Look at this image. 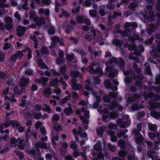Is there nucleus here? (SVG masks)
<instances>
[{"mask_svg":"<svg viewBox=\"0 0 160 160\" xmlns=\"http://www.w3.org/2000/svg\"><path fill=\"white\" fill-rule=\"evenodd\" d=\"M76 114L79 115L80 118L83 121V123L87 125L88 123V119L89 117V112L84 108H82L81 110H77L75 112Z\"/></svg>","mask_w":160,"mask_h":160,"instance_id":"f257e3e1","label":"nucleus"},{"mask_svg":"<svg viewBox=\"0 0 160 160\" xmlns=\"http://www.w3.org/2000/svg\"><path fill=\"white\" fill-rule=\"evenodd\" d=\"M129 48L131 50H134V54L132 56L131 54L129 56V58L131 59H133L134 62H137L138 60H136L134 58L135 56L139 54L140 52H142L144 51V48L142 47V45H140L137 48L135 47L134 44H132L129 47Z\"/></svg>","mask_w":160,"mask_h":160,"instance_id":"f03ea898","label":"nucleus"},{"mask_svg":"<svg viewBox=\"0 0 160 160\" xmlns=\"http://www.w3.org/2000/svg\"><path fill=\"white\" fill-rule=\"evenodd\" d=\"M116 128V126L115 124H109L108 125V133L111 137L112 140H115L117 139L116 137L115 136V132L114 130Z\"/></svg>","mask_w":160,"mask_h":160,"instance_id":"7ed1b4c3","label":"nucleus"},{"mask_svg":"<svg viewBox=\"0 0 160 160\" xmlns=\"http://www.w3.org/2000/svg\"><path fill=\"white\" fill-rule=\"evenodd\" d=\"M5 21L6 29L9 31H11L14 25L12 19L10 17H7L5 18Z\"/></svg>","mask_w":160,"mask_h":160,"instance_id":"20e7f679","label":"nucleus"},{"mask_svg":"<svg viewBox=\"0 0 160 160\" xmlns=\"http://www.w3.org/2000/svg\"><path fill=\"white\" fill-rule=\"evenodd\" d=\"M18 147L21 150L25 148H28L30 147L29 141H19Z\"/></svg>","mask_w":160,"mask_h":160,"instance_id":"39448f33","label":"nucleus"},{"mask_svg":"<svg viewBox=\"0 0 160 160\" xmlns=\"http://www.w3.org/2000/svg\"><path fill=\"white\" fill-rule=\"evenodd\" d=\"M145 142L148 145V149H151V150H158L159 149V147L158 145V144L157 143L155 144H152L150 141H145Z\"/></svg>","mask_w":160,"mask_h":160,"instance_id":"423d86ee","label":"nucleus"},{"mask_svg":"<svg viewBox=\"0 0 160 160\" xmlns=\"http://www.w3.org/2000/svg\"><path fill=\"white\" fill-rule=\"evenodd\" d=\"M29 79L28 77H22L19 81V85L21 88L26 87L29 84Z\"/></svg>","mask_w":160,"mask_h":160,"instance_id":"0eeeda50","label":"nucleus"},{"mask_svg":"<svg viewBox=\"0 0 160 160\" xmlns=\"http://www.w3.org/2000/svg\"><path fill=\"white\" fill-rule=\"evenodd\" d=\"M124 118H126V119H127L128 120L127 122V124L125 123L124 125H123L122 124H120V123L122 122V119H119L118 120L117 122L119 124V125L120 127L122 128H124L127 127H128L130 124V120H129V118L128 116L127 115H125L124 116Z\"/></svg>","mask_w":160,"mask_h":160,"instance_id":"6e6552de","label":"nucleus"},{"mask_svg":"<svg viewBox=\"0 0 160 160\" xmlns=\"http://www.w3.org/2000/svg\"><path fill=\"white\" fill-rule=\"evenodd\" d=\"M33 20L37 23V25L39 26L44 24L45 23V19L44 18H38V17H35Z\"/></svg>","mask_w":160,"mask_h":160,"instance_id":"1a4fd4ad","label":"nucleus"},{"mask_svg":"<svg viewBox=\"0 0 160 160\" xmlns=\"http://www.w3.org/2000/svg\"><path fill=\"white\" fill-rule=\"evenodd\" d=\"M107 83H106V82H105V85L108 88H110L112 89V90H114L116 91L117 89V86L118 85V81L116 80H114L113 81V83L115 85V86H114V88H112V86L111 85V84L110 83L109 81H107Z\"/></svg>","mask_w":160,"mask_h":160,"instance_id":"9d476101","label":"nucleus"},{"mask_svg":"<svg viewBox=\"0 0 160 160\" xmlns=\"http://www.w3.org/2000/svg\"><path fill=\"white\" fill-rule=\"evenodd\" d=\"M23 56L22 53L20 51H18L16 54H15L11 56L10 58V61L12 62H15L16 61L18 57H20Z\"/></svg>","mask_w":160,"mask_h":160,"instance_id":"9b49d317","label":"nucleus"},{"mask_svg":"<svg viewBox=\"0 0 160 160\" xmlns=\"http://www.w3.org/2000/svg\"><path fill=\"white\" fill-rule=\"evenodd\" d=\"M68 147V144L67 143H63L62 144V146L60 148L59 153L62 155H64L66 152L67 151L66 148Z\"/></svg>","mask_w":160,"mask_h":160,"instance_id":"f8f14e48","label":"nucleus"},{"mask_svg":"<svg viewBox=\"0 0 160 160\" xmlns=\"http://www.w3.org/2000/svg\"><path fill=\"white\" fill-rule=\"evenodd\" d=\"M48 80V77H42L40 79L35 78V82L36 83H41L43 85H44Z\"/></svg>","mask_w":160,"mask_h":160,"instance_id":"ddd939ff","label":"nucleus"},{"mask_svg":"<svg viewBox=\"0 0 160 160\" xmlns=\"http://www.w3.org/2000/svg\"><path fill=\"white\" fill-rule=\"evenodd\" d=\"M117 62V60L116 58H112L110 61H109V62L108 63H107L106 64L107 67L106 68V69L107 71H108V72H111L112 70H111V69L109 68V66H111V65L113 64V63H115V62Z\"/></svg>","mask_w":160,"mask_h":160,"instance_id":"4468645a","label":"nucleus"},{"mask_svg":"<svg viewBox=\"0 0 160 160\" xmlns=\"http://www.w3.org/2000/svg\"><path fill=\"white\" fill-rule=\"evenodd\" d=\"M17 34L18 36H21L24 34L26 29L24 27H18L17 30Z\"/></svg>","mask_w":160,"mask_h":160,"instance_id":"2eb2a0df","label":"nucleus"},{"mask_svg":"<svg viewBox=\"0 0 160 160\" xmlns=\"http://www.w3.org/2000/svg\"><path fill=\"white\" fill-rule=\"evenodd\" d=\"M134 136L136 138V140H142L143 138L138 131L137 130H134L133 131Z\"/></svg>","mask_w":160,"mask_h":160,"instance_id":"dca6fc26","label":"nucleus"},{"mask_svg":"<svg viewBox=\"0 0 160 160\" xmlns=\"http://www.w3.org/2000/svg\"><path fill=\"white\" fill-rule=\"evenodd\" d=\"M52 92V90L50 88H46L43 91V94L46 97H48Z\"/></svg>","mask_w":160,"mask_h":160,"instance_id":"f3484780","label":"nucleus"},{"mask_svg":"<svg viewBox=\"0 0 160 160\" xmlns=\"http://www.w3.org/2000/svg\"><path fill=\"white\" fill-rule=\"evenodd\" d=\"M92 32L94 36V39H96V40H98V39H99L102 36V34L98 31L93 30Z\"/></svg>","mask_w":160,"mask_h":160,"instance_id":"a211bd4d","label":"nucleus"},{"mask_svg":"<svg viewBox=\"0 0 160 160\" xmlns=\"http://www.w3.org/2000/svg\"><path fill=\"white\" fill-rule=\"evenodd\" d=\"M38 12L39 14H44L46 15H48L50 14L49 10L48 9H43V8H40L38 10Z\"/></svg>","mask_w":160,"mask_h":160,"instance_id":"6ab92c4d","label":"nucleus"},{"mask_svg":"<svg viewBox=\"0 0 160 160\" xmlns=\"http://www.w3.org/2000/svg\"><path fill=\"white\" fill-rule=\"evenodd\" d=\"M106 128L104 126L100 127L97 129V133L98 135L99 136L101 137L104 131L106 130Z\"/></svg>","mask_w":160,"mask_h":160,"instance_id":"aec40b11","label":"nucleus"},{"mask_svg":"<svg viewBox=\"0 0 160 160\" xmlns=\"http://www.w3.org/2000/svg\"><path fill=\"white\" fill-rule=\"evenodd\" d=\"M65 60L64 58H58L56 60V64L60 66H63L64 64Z\"/></svg>","mask_w":160,"mask_h":160,"instance_id":"412c9836","label":"nucleus"},{"mask_svg":"<svg viewBox=\"0 0 160 160\" xmlns=\"http://www.w3.org/2000/svg\"><path fill=\"white\" fill-rule=\"evenodd\" d=\"M117 94L116 93H112L109 95H105L103 98V100L105 102L109 101L110 99V97H115L116 96Z\"/></svg>","mask_w":160,"mask_h":160,"instance_id":"4be33fe9","label":"nucleus"},{"mask_svg":"<svg viewBox=\"0 0 160 160\" xmlns=\"http://www.w3.org/2000/svg\"><path fill=\"white\" fill-rule=\"evenodd\" d=\"M125 28L126 30H127V28L129 27H132L133 28H136L137 27V24L135 22H132L130 23L129 22L126 23L124 25Z\"/></svg>","mask_w":160,"mask_h":160,"instance_id":"5701e85b","label":"nucleus"},{"mask_svg":"<svg viewBox=\"0 0 160 160\" xmlns=\"http://www.w3.org/2000/svg\"><path fill=\"white\" fill-rule=\"evenodd\" d=\"M40 52L42 55H48L49 54L48 49L45 47H42L40 50Z\"/></svg>","mask_w":160,"mask_h":160,"instance_id":"b1692460","label":"nucleus"},{"mask_svg":"<svg viewBox=\"0 0 160 160\" xmlns=\"http://www.w3.org/2000/svg\"><path fill=\"white\" fill-rule=\"evenodd\" d=\"M37 63L38 66L42 69L47 68V66L44 64L43 61L41 59H39L37 60Z\"/></svg>","mask_w":160,"mask_h":160,"instance_id":"393cba45","label":"nucleus"},{"mask_svg":"<svg viewBox=\"0 0 160 160\" xmlns=\"http://www.w3.org/2000/svg\"><path fill=\"white\" fill-rule=\"evenodd\" d=\"M53 128L57 131H61L62 128L61 126L58 123H54L53 125Z\"/></svg>","mask_w":160,"mask_h":160,"instance_id":"a878e982","label":"nucleus"},{"mask_svg":"<svg viewBox=\"0 0 160 160\" xmlns=\"http://www.w3.org/2000/svg\"><path fill=\"white\" fill-rule=\"evenodd\" d=\"M155 153L154 150H148L147 152V155L148 157L152 159V160H154L153 157V154Z\"/></svg>","mask_w":160,"mask_h":160,"instance_id":"bb28decb","label":"nucleus"},{"mask_svg":"<svg viewBox=\"0 0 160 160\" xmlns=\"http://www.w3.org/2000/svg\"><path fill=\"white\" fill-rule=\"evenodd\" d=\"M72 88L73 89L76 90L79 88V86L76 83V79L74 78L73 81H72Z\"/></svg>","mask_w":160,"mask_h":160,"instance_id":"cd10ccee","label":"nucleus"},{"mask_svg":"<svg viewBox=\"0 0 160 160\" xmlns=\"http://www.w3.org/2000/svg\"><path fill=\"white\" fill-rule=\"evenodd\" d=\"M148 135L150 139H159L160 140V137L158 138L159 135L157 134L156 136H155L153 133H152L150 132L148 133Z\"/></svg>","mask_w":160,"mask_h":160,"instance_id":"c85d7f7f","label":"nucleus"},{"mask_svg":"<svg viewBox=\"0 0 160 160\" xmlns=\"http://www.w3.org/2000/svg\"><path fill=\"white\" fill-rule=\"evenodd\" d=\"M127 154V152L126 150H121L118 152V155L119 157H124Z\"/></svg>","mask_w":160,"mask_h":160,"instance_id":"c756f323","label":"nucleus"},{"mask_svg":"<svg viewBox=\"0 0 160 160\" xmlns=\"http://www.w3.org/2000/svg\"><path fill=\"white\" fill-rule=\"evenodd\" d=\"M15 153L19 158L20 159H23L24 158V154L22 151H15Z\"/></svg>","mask_w":160,"mask_h":160,"instance_id":"7c9ffc66","label":"nucleus"},{"mask_svg":"<svg viewBox=\"0 0 160 160\" xmlns=\"http://www.w3.org/2000/svg\"><path fill=\"white\" fill-rule=\"evenodd\" d=\"M108 109L106 108L104 109L103 112L102 114V118L104 120H105L108 117Z\"/></svg>","mask_w":160,"mask_h":160,"instance_id":"2f4dec72","label":"nucleus"},{"mask_svg":"<svg viewBox=\"0 0 160 160\" xmlns=\"http://www.w3.org/2000/svg\"><path fill=\"white\" fill-rule=\"evenodd\" d=\"M28 5V4L27 3H25V2H24V3L23 4L18 5V8L19 10H21L22 9H28V8L27 7Z\"/></svg>","mask_w":160,"mask_h":160,"instance_id":"473e14b6","label":"nucleus"},{"mask_svg":"<svg viewBox=\"0 0 160 160\" xmlns=\"http://www.w3.org/2000/svg\"><path fill=\"white\" fill-rule=\"evenodd\" d=\"M70 99V96L68 95V96L63 98L60 101V105L63 104L64 103H66L68 100Z\"/></svg>","mask_w":160,"mask_h":160,"instance_id":"72a5a7b5","label":"nucleus"},{"mask_svg":"<svg viewBox=\"0 0 160 160\" xmlns=\"http://www.w3.org/2000/svg\"><path fill=\"white\" fill-rule=\"evenodd\" d=\"M93 148L95 151H99L101 150L102 146L100 144H96L94 146Z\"/></svg>","mask_w":160,"mask_h":160,"instance_id":"f704fd0d","label":"nucleus"},{"mask_svg":"<svg viewBox=\"0 0 160 160\" xmlns=\"http://www.w3.org/2000/svg\"><path fill=\"white\" fill-rule=\"evenodd\" d=\"M39 143L41 146V148L42 149H46L48 148H49V147L51 149V147L50 146V144H47L45 143Z\"/></svg>","mask_w":160,"mask_h":160,"instance_id":"c9c22d12","label":"nucleus"},{"mask_svg":"<svg viewBox=\"0 0 160 160\" xmlns=\"http://www.w3.org/2000/svg\"><path fill=\"white\" fill-rule=\"evenodd\" d=\"M25 91V89L24 88H22L21 90L19 89L16 86L15 88V92L16 93L18 94L19 95L21 94L23 92Z\"/></svg>","mask_w":160,"mask_h":160,"instance_id":"e433bc0d","label":"nucleus"},{"mask_svg":"<svg viewBox=\"0 0 160 160\" xmlns=\"http://www.w3.org/2000/svg\"><path fill=\"white\" fill-rule=\"evenodd\" d=\"M149 129L152 131H154L157 129V126L155 124L150 123L148 125Z\"/></svg>","mask_w":160,"mask_h":160,"instance_id":"4c0bfd02","label":"nucleus"},{"mask_svg":"<svg viewBox=\"0 0 160 160\" xmlns=\"http://www.w3.org/2000/svg\"><path fill=\"white\" fill-rule=\"evenodd\" d=\"M82 131V129L80 127L78 128V129H74L72 130V132L74 135H78L80 134Z\"/></svg>","mask_w":160,"mask_h":160,"instance_id":"58836bf2","label":"nucleus"},{"mask_svg":"<svg viewBox=\"0 0 160 160\" xmlns=\"http://www.w3.org/2000/svg\"><path fill=\"white\" fill-rule=\"evenodd\" d=\"M24 118L27 120H30L32 119V116L31 113H27L25 114Z\"/></svg>","mask_w":160,"mask_h":160,"instance_id":"ea45409f","label":"nucleus"},{"mask_svg":"<svg viewBox=\"0 0 160 160\" xmlns=\"http://www.w3.org/2000/svg\"><path fill=\"white\" fill-rule=\"evenodd\" d=\"M9 148L8 147H4L0 150V154H4L7 152Z\"/></svg>","mask_w":160,"mask_h":160,"instance_id":"a19ab883","label":"nucleus"},{"mask_svg":"<svg viewBox=\"0 0 160 160\" xmlns=\"http://www.w3.org/2000/svg\"><path fill=\"white\" fill-rule=\"evenodd\" d=\"M55 32V28L53 27H50L48 29V34L51 35L53 34Z\"/></svg>","mask_w":160,"mask_h":160,"instance_id":"79ce46f5","label":"nucleus"},{"mask_svg":"<svg viewBox=\"0 0 160 160\" xmlns=\"http://www.w3.org/2000/svg\"><path fill=\"white\" fill-rule=\"evenodd\" d=\"M67 67L64 64L63 66H62L60 68V72L62 74L66 72Z\"/></svg>","mask_w":160,"mask_h":160,"instance_id":"37998d69","label":"nucleus"},{"mask_svg":"<svg viewBox=\"0 0 160 160\" xmlns=\"http://www.w3.org/2000/svg\"><path fill=\"white\" fill-rule=\"evenodd\" d=\"M80 152L79 151L78 149L73 150V155L74 157L76 158L80 156Z\"/></svg>","mask_w":160,"mask_h":160,"instance_id":"c03bdc74","label":"nucleus"},{"mask_svg":"<svg viewBox=\"0 0 160 160\" xmlns=\"http://www.w3.org/2000/svg\"><path fill=\"white\" fill-rule=\"evenodd\" d=\"M112 106L113 107H117L120 110H122V107L121 106H118L116 102H113L112 104V106L110 107V109H111Z\"/></svg>","mask_w":160,"mask_h":160,"instance_id":"a18cd8bd","label":"nucleus"},{"mask_svg":"<svg viewBox=\"0 0 160 160\" xmlns=\"http://www.w3.org/2000/svg\"><path fill=\"white\" fill-rule=\"evenodd\" d=\"M151 116L155 118H158L160 117V112H151Z\"/></svg>","mask_w":160,"mask_h":160,"instance_id":"49530a36","label":"nucleus"},{"mask_svg":"<svg viewBox=\"0 0 160 160\" xmlns=\"http://www.w3.org/2000/svg\"><path fill=\"white\" fill-rule=\"evenodd\" d=\"M59 119V116L57 114H55L52 119V122H54L55 121L58 120Z\"/></svg>","mask_w":160,"mask_h":160,"instance_id":"de8ad7c7","label":"nucleus"},{"mask_svg":"<svg viewBox=\"0 0 160 160\" xmlns=\"http://www.w3.org/2000/svg\"><path fill=\"white\" fill-rule=\"evenodd\" d=\"M64 114L67 116H69L70 115V107H69L65 108L64 110Z\"/></svg>","mask_w":160,"mask_h":160,"instance_id":"09e8293b","label":"nucleus"},{"mask_svg":"<svg viewBox=\"0 0 160 160\" xmlns=\"http://www.w3.org/2000/svg\"><path fill=\"white\" fill-rule=\"evenodd\" d=\"M34 118L37 119H39L41 118L42 114L40 113H36L33 115Z\"/></svg>","mask_w":160,"mask_h":160,"instance_id":"8fccbe9b","label":"nucleus"},{"mask_svg":"<svg viewBox=\"0 0 160 160\" xmlns=\"http://www.w3.org/2000/svg\"><path fill=\"white\" fill-rule=\"evenodd\" d=\"M11 122L13 125L14 128H18L19 126V124L16 121H11Z\"/></svg>","mask_w":160,"mask_h":160,"instance_id":"3c124183","label":"nucleus"},{"mask_svg":"<svg viewBox=\"0 0 160 160\" xmlns=\"http://www.w3.org/2000/svg\"><path fill=\"white\" fill-rule=\"evenodd\" d=\"M84 19V18L82 16H78L77 18V21L79 23L83 22Z\"/></svg>","mask_w":160,"mask_h":160,"instance_id":"603ef678","label":"nucleus"},{"mask_svg":"<svg viewBox=\"0 0 160 160\" xmlns=\"http://www.w3.org/2000/svg\"><path fill=\"white\" fill-rule=\"evenodd\" d=\"M38 88L37 86L35 83L33 84L31 88V90L32 92H35L36 91Z\"/></svg>","mask_w":160,"mask_h":160,"instance_id":"864d4df0","label":"nucleus"},{"mask_svg":"<svg viewBox=\"0 0 160 160\" xmlns=\"http://www.w3.org/2000/svg\"><path fill=\"white\" fill-rule=\"evenodd\" d=\"M31 39L33 41L34 43H38V38L35 35H33L32 36L30 37Z\"/></svg>","mask_w":160,"mask_h":160,"instance_id":"5fc2aeb1","label":"nucleus"},{"mask_svg":"<svg viewBox=\"0 0 160 160\" xmlns=\"http://www.w3.org/2000/svg\"><path fill=\"white\" fill-rule=\"evenodd\" d=\"M90 82V79H88L86 81V83L87 84V85L85 87V89L87 90H89L90 89L89 85V84Z\"/></svg>","mask_w":160,"mask_h":160,"instance_id":"6e6d98bb","label":"nucleus"},{"mask_svg":"<svg viewBox=\"0 0 160 160\" xmlns=\"http://www.w3.org/2000/svg\"><path fill=\"white\" fill-rule=\"evenodd\" d=\"M72 76H73V77H80L81 76V75L80 73H78L76 71H74L72 72L71 74Z\"/></svg>","mask_w":160,"mask_h":160,"instance_id":"4d7b16f0","label":"nucleus"},{"mask_svg":"<svg viewBox=\"0 0 160 160\" xmlns=\"http://www.w3.org/2000/svg\"><path fill=\"white\" fill-rule=\"evenodd\" d=\"M79 155L80 156L82 157L81 159L82 160H83V159H88L87 157L84 152H80Z\"/></svg>","mask_w":160,"mask_h":160,"instance_id":"13d9d810","label":"nucleus"},{"mask_svg":"<svg viewBox=\"0 0 160 160\" xmlns=\"http://www.w3.org/2000/svg\"><path fill=\"white\" fill-rule=\"evenodd\" d=\"M51 39L53 41V44H54V42H58L60 39L58 37L54 36Z\"/></svg>","mask_w":160,"mask_h":160,"instance_id":"bf43d9fd","label":"nucleus"},{"mask_svg":"<svg viewBox=\"0 0 160 160\" xmlns=\"http://www.w3.org/2000/svg\"><path fill=\"white\" fill-rule=\"evenodd\" d=\"M5 58L4 54L2 52H0V62H3Z\"/></svg>","mask_w":160,"mask_h":160,"instance_id":"052dcab7","label":"nucleus"},{"mask_svg":"<svg viewBox=\"0 0 160 160\" xmlns=\"http://www.w3.org/2000/svg\"><path fill=\"white\" fill-rule=\"evenodd\" d=\"M78 146L76 143L71 144V148L73 149V150H77Z\"/></svg>","mask_w":160,"mask_h":160,"instance_id":"680f3d73","label":"nucleus"},{"mask_svg":"<svg viewBox=\"0 0 160 160\" xmlns=\"http://www.w3.org/2000/svg\"><path fill=\"white\" fill-rule=\"evenodd\" d=\"M11 145L12 147L15 148L17 145V142L19 141H10Z\"/></svg>","mask_w":160,"mask_h":160,"instance_id":"e2e57ef3","label":"nucleus"},{"mask_svg":"<svg viewBox=\"0 0 160 160\" xmlns=\"http://www.w3.org/2000/svg\"><path fill=\"white\" fill-rule=\"evenodd\" d=\"M25 73L28 75H32L33 74L32 71L31 69H28L25 71Z\"/></svg>","mask_w":160,"mask_h":160,"instance_id":"0e129e2a","label":"nucleus"},{"mask_svg":"<svg viewBox=\"0 0 160 160\" xmlns=\"http://www.w3.org/2000/svg\"><path fill=\"white\" fill-rule=\"evenodd\" d=\"M97 158L99 159H103L104 158V156L103 154L101 152H98V154H97Z\"/></svg>","mask_w":160,"mask_h":160,"instance_id":"69168bd1","label":"nucleus"},{"mask_svg":"<svg viewBox=\"0 0 160 160\" xmlns=\"http://www.w3.org/2000/svg\"><path fill=\"white\" fill-rule=\"evenodd\" d=\"M35 15V13L33 10H31L29 12V17L32 18H34V17Z\"/></svg>","mask_w":160,"mask_h":160,"instance_id":"338daca9","label":"nucleus"},{"mask_svg":"<svg viewBox=\"0 0 160 160\" xmlns=\"http://www.w3.org/2000/svg\"><path fill=\"white\" fill-rule=\"evenodd\" d=\"M58 58H64L63 56L64 55V53L62 50H59L58 53Z\"/></svg>","mask_w":160,"mask_h":160,"instance_id":"774afa93","label":"nucleus"}]
</instances>
